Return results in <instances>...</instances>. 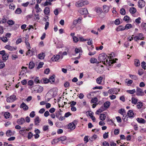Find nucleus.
Returning <instances> with one entry per match:
<instances>
[{"instance_id":"1","label":"nucleus","mask_w":146,"mask_h":146,"mask_svg":"<svg viewBox=\"0 0 146 146\" xmlns=\"http://www.w3.org/2000/svg\"><path fill=\"white\" fill-rule=\"evenodd\" d=\"M88 4V2L86 0H82L78 1L75 3V5L78 7H81Z\"/></svg>"},{"instance_id":"2","label":"nucleus","mask_w":146,"mask_h":146,"mask_svg":"<svg viewBox=\"0 0 146 146\" xmlns=\"http://www.w3.org/2000/svg\"><path fill=\"white\" fill-rule=\"evenodd\" d=\"M107 57V56L105 53H102L100 54L99 58L100 61L104 62V64H105V61Z\"/></svg>"},{"instance_id":"3","label":"nucleus","mask_w":146,"mask_h":146,"mask_svg":"<svg viewBox=\"0 0 146 146\" xmlns=\"http://www.w3.org/2000/svg\"><path fill=\"white\" fill-rule=\"evenodd\" d=\"M136 95L137 96H142L145 95V94L142 89L137 87L136 89Z\"/></svg>"},{"instance_id":"4","label":"nucleus","mask_w":146,"mask_h":146,"mask_svg":"<svg viewBox=\"0 0 146 146\" xmlns=\"http://www.w3.org/2000/svg\"><path fill=\"white\" fill-rule=\"evenodd\" d=\"M78 11L79 13L82 15H86L88 13L87 9L85 8L79 9Z\"/></svg>"},{"instance_id":"5","label":"nucleus","mask_w":146,"mask_h":146,"mask_svg":"<svg viewBox=\"0 0 146 146\" xmlns=\"http://www.w3.org/2000/svg\"><path fill=\"white\" fill-rule=\"evenodd\" d=\"M119 91V90H118V89L117 88H111L108 90V92L110 94H117L118 92Z\"/></svg>"},{"instance_id":"6","label":"nucleus","mask_w":146,"mask_h":146,"mask_svg":"<svg viewBox=\"0 0 146 146\" xmlns=\"http://www.w3.org/2000/svg\"><path fill=\"white\" fill-rule=\"evenodd\" d=\"M16 97L15 95L11 96L7 98V102H12L15 101Z\"/></svg>"},{"instance_id":"7","label":"nucleus","mask_w":146,"mask_h":146,"mask_svg":"<svg viewBox=\"0 0 146 146\" xmlns=\"http://www.w3.org/2000/svg\"><path fill=\"white\" fill-rule=\"evenodd\" d=\"M145 5V1L143 0H139L138 3V5L140 8H142L144 7Z\"/></svg>"},{"instance_id":"8","label":"nucleus","mask_w":146,"mask_h":146,"mask_svg":"<svg viewBox=\"0 0 146 146\" xmlns=\"http://www.w3.org/2000/svg\"><path fill=\"white\" fill-rule=\"evenodd\" d=\"M17 123L19 125H23L25 123V119L23 117H21L17 120Z\"/></svg>"},{"instance_id":"9","label":"nucleus","mask_w":146,"mask_h":146,"mask_svg":"<svg viewBox=\"0 0 146 146\" xmlns=\"http://www.w3.org/2000/svg\"><path fill=\"white\" fill-rule=\"evenodd\" d=\"M143 38V34L142 33L139 34L138 35L134 37V39L135 41L138 40H141Z\"/></svg>"},{"instance_id":"10","label":"nucleus","mask_w":146,"mask_h":146,"mask_svg":"<svg viewBox=\"0 0 146 146\" xmlns=\"http://www.w3.org/2000/svg\"><path fill=\"white\" fill-rule=\"evenodd\" d=\"M20 108H23L24 110L27 111L29 107L26 104L23 102L20 106Z\"/></svg>"},{"instance_id":"11","label":"nucleus","mask_w":146,"mask_h":146,"mask_svg":"<svg viewBox=\"0 0 146 146\" xmlns=\"http://www.w3.org/2000/svg\"><path fill=\"white\" fill-rule=\"evenodd\" d=\"M36 90L35 91H36L38 93H40L43 90V88L42 87L38 85H37L35 86Z\"/></svg>"},{"instance_id":"12","label":"nucleus","mask_w":146,"mask_h":146,"mask_svg":"<svg viewBox=\"0 0 146 146\" xmlns=\"http://www.w3.org/2000/svg\"><path fill=\"white\" fill-rule=\"evenodd\" d=\"M60 58V56L59 54L54 55L52 57L51 60L53 61H57Z\"/></svg>"},{"instance_id":"13","label":"nucleus","mask_w":146,"mask_h":146,"mask_svg":"<svg viewBox=\"0 0 146 146\" xmlns=\"http://www.w3.org/2000/svg\"><path fill=\"white\" fill-rule=\"evenodd\" d=\"M22 68V70L21 72L20 73L19 75H21L22 76L25 75V73L27 72V68L26 67H24L23 66Z\"/></svg>"},{"instance_id":"14","label":"nucleus","mask_w":146,"mask_h":146,"mask_svg":"<svg viewBox=\"0 0 146 146\" xmlns=\"http://www.w3.org/2000/svg\"><path fill=\"white\" fill-rule=\"evenodd\" d=\"M98 138V137L97 135L96 134H94L92 136L89 138V139L90 141H93L96 140Z\"/></svg>"},{"instance_id":"15","label":"nucleus","mask_w":146,"mask_h":146,"mask_svg":"<svg viewBox=\"0 0 146 146\" xmlns=\"http://www.w3.org/2000/svg\"><path fill=\"white\" fill-rule=\"evenodd\" d=\"M76 125H74L73 123H69L68 126V128L70 129L71 130H73L75 129Z\"/></svg>"},{"instance_id":"16","label":"nucleus","mask_w":146,"mask_h":146,"mask_svg":"<svg viewBox=\"0 0 146 146\" xmlns=\"http://www.w3.org/2000/svg\"><path fill=\"white\" fill-rule=\"evenodd\" d=\"M35 53L33 49H32L31 50L29 49L27 52V54L29 55L30 56L33 55Z\"/></svg>"},{"instance_id":"17","label":"nucleus","mask_w":146,"mask_h":146,"mask_svg":"<svg viewBox=\"0 0 146 146\" xmlns=\"http://www.w3.org/2000/svg\"><path fill=\"white\" fill-rule=\"evenodd\" d=\"M127 114L128 116L129 117H133L134 113L132 110H129L128 111Z\"/></svg>"},{"instance_id":"18","label":"nucleus","mask_w":146,"mask_h":146,"mask_svg":"<svg viewBox=\"0 0 146 146\" xmlns=\"http://www.w3.org/2000/svg\"><path fill=\"white\" fill-rule=\"evenodd\" d=\"M103 80V77L102 76H100L98 78L96 79V82L97 83L99 84H101Z\"/></svg>"},{"instance_id":"19","label":"nucleus","mask_w":146,"mask_h":146,"mask_svg":"<svg viewBox=\"0 0 146 146\" xmlns=\"http://www.w3.org/2000/svg\"><path fill=\"white\" fill-rule=\"evenodd\" d=\"M15 133V131L12 132L11 130H8L6 131V133L7 136L9 137L13 135Z\"/></svg>"},{"instance_id":"20","label":"nucleus","mask_w":146,"mask_h":146,"mask_svg":"<svg viewBox=\"0 0 146 146\" xmlns=\"http://www.w3.org/2000/svg\"><path fill=\"white\" fill-rule=\"evenodd\" d=\"M40 120L38 116H36L35 119V124L36 125H38V124L40 122Z\"/></svg>"},{"instance_id":"21","label":"nucleus","mask_w":146,"mask_h":146,"mask_svg":"<svg viewBox=\"0 0 146 146\" xmlns=\"http://www.w3.org/2000/svg\"><path fill=\"white\" fill-rule=\"evenodd\" d=\"M45 54L43 52L39 54L38 55V58L40 59H43L45 57Z\"/></svg>"},{"instance_id":"22","label":"nucleus","mask_w":146,"mask_h":146,"mask_svg":"<svg viewBox=\"0 0 146 146\" xmlns=\"http://www.w3.org/2000/svg\"><path fill=\"white\" fill-rule=\"evenodd\" d=\"M125 30V27L122 25L119 26L116 28V30L117 31H123Z\"/></svg>"},{"instance_id":"23","label":"nucleus","mask_w":146,"mask_h":146,"mask_svg":"<svg viewBox=\"0 0 146 146\" xmlns=\"http://www.w3.org/2000/svg\"><path fill=\"white\" fill-rule=\"evenodd\" d=\"M137 121L139 123H144L145 122V121L142 118H138L136 119Z\"/></svg>"},{"instance_id":"24","label":"nucleus","mask_w":146,"mask_h":146,"mask_svg":"<svg viewBox=\"0 0 146 146\" xmlns=\"http://www.w3.org/2000/svg\"><path fill=\"white\" fill-rule=\"evenodd\" d=\"M53 0H46V1L44 4V6H46L48 5H51V2Z\"/></svg>"},{"instance_id":"25","label":"nucleus","mask_w":146,"mask_h":146,"mask_svg":"<svg viewBox=\"0 0 146 146\" xmlns=\"http://www.w3.org/2000/svg\"><path fill=\"white\" fill-rule=\"evenodd\" d=\"M103 10L104 12L106 13H108L109 10V6L105 5L103 6Z\"/></svg>"},{"instance_id":"26","label":"nucleus","mask_w":146,"mask_h":146,"mask_svg":"<svg viewBox=\"0 0 146 146\" xmlns=\"http://www.w3.org/2000/svg\"><path fill=\"white\" fill-rule=\"evenodd\" d=\"M125 81V82L127 84L128 86H131L133 82V81L132 80H129L127 79H126Z\"/></svg>"},{"instance_id":"27","label":"nucleus","mask_w":146,"mask_h":146,"mask_svg":"<svg viewBox=\"0 0 146 146\" xmlns=\"http://www.w3.org/2000/svg\"><path fill=\"white\" fill-rule=\"evenodd\" d=\"M5 48L7 49L10 51H12L14 50H15V48L13 47L7 45H6V46L5 47Z\"/></svg>"},{"instance_id":"28","label":"nucleus","mask_w":146,"mask_h":146,"mask_svg":"<svg viewBox=\"0 0 146 146\" xmlns=\"http://www.w3.org/2000/svg\"><path fill=\"white\" fill-rule=\"evenodd\" d=\"M129 12L133 14L135 13L136 12V9L135 7H131L130 9Z\"/></svg>"},{"instance_id":"29","label":"nucleus","mask_w":146,"mask_h":146,"mask_svg":"<svg viewBox=\"0 0 146 146\" xmlns=\"http://www.w3.org/2000/svg\"><path fill=\"white\" fill-rule=\"evenodd\" d=\"M90 62L92 63H97V64H98L99 62H97V60L96 59L92 58H91L90 60Z\"/></svg>"},{"instance_id":"30","label":"nucleus","mask_w":146,"mask_h":146,"mask_svg":"<svg viewBox=\"0 0 146 146\" xmlns=\"http://www.w3.org/2000/svg\"><path fill=\"white\" fill-rule=\"evenodd\" d=\"M108 58L106 59V63L110 65L111 63L112 60L110 59L111 58V57L110 56H107Z\"/></svg>"},{"instance_id":"31","label":"nucleus","mask_w":146,"mask_h":146,"mask_svg":"<svg viewBox=\"0 0 146 146\" xmlns=\"http://www.w3.org/2000/svg\"><path fill=\"white\" fill-rule=\"evenodd\" d=\"M131 103L135 105L136 104L138 101V99L132 97L131 98Z\"/></svg>"},{"instance_id":"32","label":"nucleus","mask_w":146,"mask_h":146,"mask_svg":"<svg viewBox=\"0 0 146 146\" xmlns=\"http://www.w3.org/2000/svg\"><path fill=\"white\" fill-rule=\"evenodd\" d=\"M106 115L104 113L101 114L100 116V120L102 121L104 120L106 118Z\"/></svg>"},{"instance_id":"33","label":"nucleus","mask_w":146,"mask_h":146,"mask_svg":"<svg viewBox=\"0 0 146 146\" xmlns=\"http://www.w3.org/2000/svg\"><path fill=\"white\" fill-rule=\"evenodd\" d=\"M0 40H1L3 42H6L8 41V39L7 38V37L3 36L2 37H0Z\"/></svg>"},{"instance_id":"34","label":"nucleus","mask_w":146,"mask_h":146,"mask_svg":"<svg viewBox=\"0 0 146 146\" xmlns=\"http://www.w3.org/2000/svg\"><path fill=\"white\" fill-rule=\"evenodd\" d=\"M35 66V64L33 62H30L29 64V69H32Z\"/></svg>"},{"instance_id":"35","label":"nucleus","mask_w":146,"mask_h":146,"mask_svg":"<svg viewBox=\"0 0 146 146\" xmlns=\"http://www.w3.org/2000/svg\"><path fill=\"white\" fill-rule=\"evenodd\" d=\"M137 107L138 109L141 108L143 105V103L141 102H139L137 103Z\"/></svg>"},{"instance_id":"36","label":"nucleus","mask_w":146,"mask_h":146,"mask_svg":"<svg viewBox=\"0 0 146 146\" xmlns=\"http://www.w3.org/2000/svg\"><path fill=\"white\" fill-rule=\"evenodd\" d=\"M134 64L136 66H139L140 65L139 60L137 59H135L134 60Z\"/></svg>"},{"instance_id":"37","label":"nucleus","mask_w":146,"mask_h":146,"mask_svg":"<svg viewBox=\"0 0 146 146\" xmlns=\"http://www.w3.org/2000/svg\"><path fill=\"white\" fill-rule=\"evenodd\" d=\"M44 13L46 15H48L50 13L49 8L48 7H46L44 10Z\"/></svg>"},{"instance_id":"38","label":"nucleus","mask_w":146,"mask_h":146,"mask_svg":"<svg viewBox=\"0 0 146 146\" xmlns=\"http://www.w3.org/2000/svg\"><path fill=\"white\" fill-rule=\"evenodd\" d=\"M110 103L109 101L105 102L104 104V106L106 109L108 108L110 106Z\"/></svg>"},{"instance_id":"39","label":"nucleus","mask_w":146,"mask_h":146,"mask_svg":"<svg viewBox=\"0 0 146 146\" xmlns=\"http://www.w3.org/2000/svg\"><path fill=\"white\" fill-rule=\"evenodd\" d=\"M10 114L8 112H5L4 114V116L6 119H8L9 117Z\"/></svg>"},{"instance_id":"40","label":"nucleus","mask_w":146,"mask_h":146,"mask_svg":"<svg viewBox=\"0 0 146 146\" xmlns=\"http://www.w3.org/2000/svg\"><path fill=\"white\" fill-rule=\"evenodd\" d=\"M98 101V98L96 97H95L92 99L91 102L94 104H98L97 103Z\"/></svg>"},{"instance_id":"41","label":"nucleus","mask_w":146,"mask_h":146,"mask_svg":"<svg viewBox=\"0 0 146 146\" xmlns=\"http://www.w3.org/2000/svg\"><path fill=\"white\" fill-rule=\"evenodd\" d=\"M95 11L98 14H100L102 12V9L100 8H97L96 9Z\"/></svg>"},{"instance_id":"42","label":"nucleus","mask_w":146,"mask_h":146,"mask_svg":"<svg viewBox=\"0 0 146 146\" xmlns=\"http://www.w3.org/2000/svg\"><path fill=\"white\" fill-rule=\"evenodd\" d=\"M119 113L122 115H123V117H124V115H125L126 113L125 110L123 109H121L119 110Z\"/></svg>"},{"instance_id":"43","label":"nucleus","mask_w":146,"mask_h":146,"mask_svg":"<svg viewBox=\"0 0 146 146\" xmlns=\"http://www.w3.org/2000/svg\"><path fill=\"white\" fill-rule=\"evenodd\" d=\"M54 76V75L51 76L49 78V82H50L51 83H52L54 82L55 79Z\"/></svg>"},{"instance_id":"44","label":"nucleus","mask_w":146,"mask_h":146,"mask_svg":"<svg viewBox=\"0 0 146 146\" xmlns=\"http://www.w3.org/2000/svg\"><path fill=\"white\" fill-rule=\"evenodd\" d=\"M132 27V25L131 24L128 23L127 24L125 27V29H128L131 28Z\"/></svg>"},{"instance_id":"45","label":"nucleus","mask_w":146,"mask_h":146,"mask_svg":"<svg viewBox=\"0 0 146 146\" xmlns=\"http://www.w3.org/2000/svg\"><path fill=\"white\" fill-rule=\"evenodd\" d=\"M8 55L7 54L2 56V58L3 60L6 61L8 59Z\"/></svg>"},{"instance_id":"46","label":"nucleus","mask_w":146,"mask_h":146,"mask_svg":"<svg viewBox=\"0 0 146 146\" xmlns=\"http://www.w3.org/2000/svg\"><path fill=\"white\" fill-rule=\"evenodd\" d=\"M129 76L131 79L135 80H137L138 79V78L135 75L129 74Z\"/></svg>"},{"instance_id":"47","label":"nucleus","mask_w":146,"mask_h":146,"mask_svg":"<svg viewBox=\"0 0 146 146\" xmlns=\"http://www.w3.org/2000/svg\"><path fill=\"white\" fill-rule=\"evenodd\" d=\"M136 91L135 89L131 90H127V92L130 94H133Z\"/></svg>"},{"instance_id":"48","label":"nucleus","mask_w":146,"mask_h":146,"mask_svg":"<svg viewBox=\"0 0 146 146\" xmlns=\"http://www.w3.org/2000/svg\"><path fill=\"white\" fill-rule=\"evenodd\" d=\"M61 112L62 111L60 110L56 111V117L58 118L59 117V116L60 115H61Z\"/></svg>"},{"instance_id":"49","label":"nucleus","mask_w":146,"mask_h":146,"mask_svg":"<svg viewBox=\"0 0 146 146\" xmlns=\"http://www.w3.org/2000/svg\"><path fill=\"white\" fill-rule=\"evenodd\" d=\"M33 136V134L31 132H29L28 133L27 138L29 139H31Z\"/></svg>"},{"instance_id":"50","label":"nucleus","mask_w":146,"mask_h":146,"mask_svg":"<svg viewBox=\"0 0 146 146\" xmlns=\"http://www.w3.org/2000/svg\"><path fill=\"white\" fill-rule=\"evenodd\" d=\"M7 23L9 25H13L14 24L15 22L12 20H9L8 21Z\"/></svg>"},{"instance_id":"51","label":"nucleus","mask_w":146,"mask_h":146,"mask_svg":"<svg viewBox=\"0 0 146 146\" xmlns=\"http://www.w3.org/2000/svg\"><path fill=\"white\" fill-rule=\"evenodd\" d=\"M141 26L142 29L146 31V23H142Z\"/></svg>"},{"instance_id":"52","label":"nucleus","mask_w":146,"mask_h":146,"mask_svg":"<svg viewBox=\"0 0 146 146\" xmlns=\"http://www.w3.org/2000/svg\"><path fill=\"white\" fill-rule=\"evenodd\" d=\"M34 82L36 84H38L40 83V81L39 80V78L37 77H36L34 79Z\"/></svg>"},{"instance_id":"53","label":"nucleus","mask_w":146,"mask_h":146,"mask_svg":"<svg viewBox=\"0 0 146 146\" xmlns=\"http://www.w3.org/2000/svg\"><path fill=\"white\" fill-rule=\"evenodd\" d=\"M129 17L127 15L125 16L123 18V20L125 21H126L127 22H129Z\"/></svg>"},{"instance_id":"54","label":"nucleus","mask_w":146,"mask_h":146,"mask_svg":"<svg viewBox=\"0 0 146 146\" xmlns=\"http://www.w3.org/2000/svg\"><path fill=\"white\" fill-rule=\"evenodd\" d=\"M22 12V10L20 8H17L15 11V13L17 14H20Z\"/></svg>"},{"instance_id":"55","label":"nucleus","mask_w":146,"mask_h":146,"mask_svg":"<svg viewBox=\"0 0 146 146\" xmlns=\"http://www.w3.org/2000/svg\"><path fill=\"white\" fill-rule=\"evenodd\" d=\"M59 141H60L59 139V138L57 139H54L52 142V144H54L55 143L58 142Z\"/></svg>"},{"instance_id":"56","label":"nucleus","mask_w":146,"mask_h":146,"mask_svg":"<svg viewBox=\"0 0 146 146\" xmlns=\"http://www.w3.org/2000/svg\"><path fill=\"white\" fill-rule=\"evenodd\" d=\"M141 66L145 70L146 67L145 62L144 61L142 62L141 63Z\"/></svg>"},{"instance_id":"57","label":"nucleus","mask_w":146,"mask_h":146,"mask_svg":"<svg viewBox=\"0 0 146 146\" xmlns=\"http://www.w3.org/2000/svg\"><path fill=\"white\" fill-rule=\"evenodd\" d=\"M7 21V19L4 17H3L1 20V22L2 23H6Z\"/></svg>"},{"instance_id":"58","label":"nucleus","mask_w":146,"mask_h":146,"mask_svg":"<svg viewBox=\"0 0 146 146\" xmlns=\"http://www.w3.org/2000/svg\"><path fill=\"white\" fill-rule=\"evenodd\" d=\"M120 13L122 15H125L126 13L125 9L123 8L121 9L120 10Z\"/></svg>"},{"instance_id":"59","label":"nucleus","mask_w":146,"mask_h":146,"mask_svg":"<svg viewBox=\"0 0 146 146\" xmlns=\"http://www.w3.org/2000/svg\"><path fill=\"white\" fill-rule=\"evenodd\" d=\"M42 129L43 131H45L48 129V125H44L42 127Z\"/></svg>"},{"instance_id":"60","label":"nucleus","mask_w":146,"mask_h":146,"mask_svg":"<svg viewBox=\"0 0 146 146\" xmlns=\"http://www.w3.org/2000/svg\"><path fill=\"white\" fill-rule=\"evenodd\" d=\"M66 137L65 136H63L59 138V141H64L66 139Z\"/></svg>"},{"instance_id":"61","label":"nucleus","mask_w":146,"mask_h":146,"mask_svg":"<svg viewBox=\"0 0 146 146\" xmlns=\"http://www.w3.org/2000/svg\"><path fill=\"white\" fill-rule=\"evenodd\" d=\"M35 112L34 111H32L30 114V116L32 118L34 117L35 116Z\"/></svg>"},{"instance_id":"62","label":"nucleus","mask_w":146,"mask_h":146,"mask_svg":"<svg viewBox=\"0 0 146 146\" xmlns=\"http://www.w3.org/2000/svg\"><path fill=\"white\" fill-rule=\"evenodd\" d=\"M44 63L42 62H40L37 67V69H39L42 67Z\"/></svg>"},{"instance_id":"63","label":"nucleus","mask_w":146,"mask_h":146,"mask_svg":"<svg viewBox=\"0 0 146 146\" xmlns=\"http://www.w3.org/2000/svg\"><path fill=\"white\" fill-rule=\"evenodd\" d=\"M115 24L116 25H118L120 24V21L119 19H116L114 22Z\"/></svg>"},{"instance_id":"64","label":"nucleus","mask_w":146,"mask_h":146,"mask_svg":"<svg viewBox=\"0 0 146 146\" xmlns=\"http://www.w3.org/2000/svg\"><path fill=\"white\" fill-rule=\"evenodd\" d=\"M132 126H133L134 129L135 131H137L138 130V126L137 125L136 123H133L132 124Z\"/></svg>"}]
</instances>
